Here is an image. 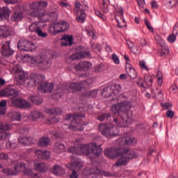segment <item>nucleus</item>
<instances>
[{"label": "nucleus", "mask_w": 178, "mask_h": 178, "mask_svg": "<svg viewBox=\"0 0 178 178\" xmlns=\"http://www.w3.org/2000/svg\"><path fill=\"white\" fill-rule=\"evenodd\" d=\"M47 77L44 74H31L29 78V74L24 72L22 70H17L15 71V80L20 84V86H24L26 84L30 88L38 87V91L47 94V92H52L54 88V84L45 81Z\"/></svg>", "instance_id": "1"}, {"label": "nucleus", "mask_w": 178, "mask_h": 178, "mask_svg": "<svg viewBox=\"0 0 178 178\" xmlns=\"http://www.w3.org/2000/svg\"><path fill=\"white\" fill-rule=\"evenodd\" d=\"M67 152L70 154H76V155H86L89 156L91 154L93 155H101L102 154V149L99 146H97L95 143H90L88 145H79V147H70L67 149Z\"/></svg>", "instance_id": "2"}, {"label": "nucleus", "mask_w": 178, "mask_h": 178, "mask_svg": "<svg viewBox=\"0 0 178 178\" xmlns=\"http://www.w3.org/2000/svg\"><path fill=\"white\" fill-rule=\"evenodd\" d=\"M33 6H38V8L31 13V16L33 17H38L42 22L56 20L58 18V15L55 12L48 13L47 11L42 12L41 10V9H44V8L48 6V3L47 1L33 3L31 4V8H33Z\"/></svg>", "instance_id": "3"}, {"label": "nucleus", "mask_w": 178, "mask_h": 178, "mask_svg": "<svg viewBox=\"0 0 178 178\" xmlns=\"http://www.w3.org/2000/svg\"><path fill=\"white\" fill-rule=\"evenodd\" d=\"M128 105L129 104L127 103V102H124L122 103L114 104L111 107V111H113V113H114L115 115H120V113L122 112V114L121 115L122 123H117V126H118V127H127V124L131 123L133 122L131 118H127V113H125L126 110L127 109Z\"/></svg>", "instance_id": "4"}, {"label": "nucleus", "mask_w": 178, "mask_h": 178, "mask_svg": "<svg viewBox=\"0 0 178 178\" xmlns=\"http://www.w3.org/2000/svg\"><path fill=\"white\" fill-rule=\"evenodd\" d=\"M27 57L31 60V63L39 67L40 70H48V69H49V67H51L52 65L51 59L47 58V56H37L35 57L27 56Z\"/></svg>", "instance_id": "5"}, {"label": "nucleus", "mask_w": 178, "mask_h": 178, "mask_svg": "<svg viewBox=\"0 0 178 178\" xmlns=\"http://www.w3.org/2000/svg\"><path fill=\"white\" fill-rule=\"evenodd\" d=\"M65 120H71V125L69 127L70 130H83L84 127L81 123V118L77 114H67L65 118Z\"/></svg>", "instance_id": "6"}, {"label": "nucleus", "mask_w": 178, "mask_h": 178, "mask_svg": "<svg viewBox=\"0 0 178 178\" xmlns=\"http://www.w3.org/2000/svg\"><path fill=\"white\" fill-rule=\"evenodd\" d=\"M99 130L103 136L106 137H111L112 136H118L119 130L116 127H112L110 124H103L99 126Z\"/></svg>", "instance_id": "7"}, {"label": "nucleus", "mask_w": 178, "mask_h": 178, "mask_svg": "<svg viewBox=\"0 0 178 178\" xmlns=\"http://www.w3.org/2000/svg\"><path fill=\"white\" fill-rule=\"evenodd\" d=\"M12 128L13 125L0 122V141L9 140L12 134H10V132L7 130H10Z\"/></svg>", "instance_id": "8"}, {"label": "nucleus", "mask_w": 178, "mask_h": 178, "mask_svg": "<svg viewBox=\"0 0 178 178\" xmlns=\"http://www.w3.org/2000/svg\"><path fill=\"white\" fill-rule=\"evenodd\" d=\"M19 51H26V52H31L35 51V44L29 40H20L17 44Z\"/></svg>", "instance_id": "9"}, {"label": "nucleus", "mask_w": 178, "mask_h": 178, "mask_svg": "<svg viewBox=\"0 0 178 178\" xmlns=\"http://www.w3.org/2000/svg\"><path fill=\"white\" fill-rule=\"evenodd\" d=\"M89 87L90 83L87 81H83V82L72 83L70 84L68 91L76 92V91H81V90H84V88H88Z\"/></svg>", "instance_id": "10"}, {"label": "nucleus", "mask_w": 178, "mask_h": 178, "mask_svg": "<svg viewBox=\"0 0 178 178\" xmlns=\"http://www.w3.org/2000/svg\"><path fill=\"white\" fill-rule=\"evenodd\" d=\"M29 31L31 33H35L38 34V37H41L42 38H45L47 37L48 33L42 32L41 30V25H40V22H34L29 26Z\"/></svg>", "instance_id": "11"}, {"label": "nucleus", "mask_w": 178, "mask_h": 178, "mask_svg": "<svg viewBox=\"0 0 178 178\" xmlns=\"http://www.w3.org/2000/svg\"><path fill=\"white\" fill-rule=\"evenodd\" d=\"M67 168L72 170V174L70 175V178H78L79 175H77V172L81 170L83 168V163L76 161L72 163L70 165H67Z\"/></svg>", "instance_id": "12"}, {"label": "nucleus", "mask_w": 178, "mask_h": 178, "mask_svg": "<svg viewBox=\"0 0 178 178\" xmlns=\"http://www.w3.org/2000/svg\"><path fill=\"white\" fill-rule=\"evenodd\" d=\"M20 92L15 90L12 87L6 88L0 91V97H19Z\"/></svg>", "instance_id": "13"}, {"label": "nucleus", "mask_w": 178, "mask_h": 178, "mask_svg": "<svg viewBox=\"0 0 178 178\" xmlns=\"http://www.w3.org/2000/svg\"><path fill=\"white\" fill-rule=\"evenodd\" d=\"M11 105L17 108H30V103L22 99H11Z\"/></svg>", "instance_id": "14"}, {"label": "nucleus", "mask_w": 178, "mask_h": 178, "mask_svg": "<svg viewBox=\"0 0 178 178\" xmlns=\"http://www.w3.org/2000/svg\"><path fill=\"white\" fill-rule=\"evenodd\" d=\"M120 145H130V144H136L137 140L131 138L129 134H124L123 137L118 139Z\"/></svg>", "instance_id": "15"}, {"label": "nucleus", "mask_w": 178, "mask_h": 178, "mask_svg": "<svg viewBox=\"0 0 178 178\" xmlns=\"http://www.w3.org/2000/svg\"><path fill=\"white\" fill-rule=\"evenodd\" d=\"M91 67H92V64L88 61H81L74 66L75 70H78L79 72H87Z\"/></svg>", "instance_id": "16"}, {"label": "nucleus", "mask_w": 178, "mask_h": 178, "mask_svg": "<svg viewBox=\"0 0 178 178\" xmlns=\"http://www.w3.org/2000/svg\"><path fill=\"white\" fill-rule=\"evenodd\" d=\"M120 152H122V149H106L104 150V155L105 156L110 158V159H113L114 158L119 156Z\"/></svg>", "instance_id": "17"}, {"label": "nucleus", "mask_w": 178, "mask_h": 178, "mask_svg": "<svg viewBox=\"0 0 178 178\" xmlns=\"http://www.w3.org/2000/svg\"><path fill=\"white\" fill-rule=\"evenodd\" d=\"M1 54L3 56H12L15 51L10 49V42H6L2 46Z\"/></svg>", "instance_id": "18"}, {"label": "nucleus", "mask_w": 178, "mask_h": 178, "mask_svg": "<svg viewBox=\"0 0 178 178\" xmlns=\"http://www.w3.org/2000/svg\"><path fill=\"white\" fill-rule=\"evenodd\" d=\"M91 56L90 51H78L70 56V60H76V59H81V58H87Z\"/></svg>", "instance_id": "19"}, {"label": "nucleus", "mask_w": 178, "mask_h": 178, "mask_svg": "<svg viewBox=\"0 0 178 178\" xmlns=\"http://www.w3.org/2000/svg\"><path fill=\"white\" fill-rule=\"evenodd\" d=\"M115 20L118 23L120 29H122V27H126V22L123 18V9H119L118 14L115 15Z\"/></svg>", "instance_id": "20"}, {"label": "nucleus", "mask_w": 178, "mask_h": 178, "mask_svg": "<svg viewBox=\"0 0 178 178\" xmlns=\"http://www.w3.org/2000/svg\"><path fill=\"white\" fill-rule=\"evenodd\" d=\"M8 116L13 122H20L22 120V113L19 111H11Z\"/></svg>", "instance_id": "21"}, {"label": "nucleus", "mask_w": 178, "mask_h": 178, "mask_svg": "<svg viewBox=\"0 0 178 178\" xmlns=\"http://www.w3.org/2000/svg\"><path fill=\"white\" fill-rule=\"evenodd\" d=\"M119 156L122 157L115 163L116 166H124V165L129 163V159L123 155V149H122V152H120Z\"/></svg>", "instance_id": "22"}, {"label": "nucleus", "mask_w": 178, "mask_h": 178, "mask_svg": "<svg viewBox=\"0 0 178 178\" xmlns=\"http://www.w3.org/2000/svg\"><path fill=\"white\" fill-rule=\"evenodd\" d=\"M62 40L64 41L61 42L62 47H67V45L72 47V44H73V37L72 35H65L63 36Z\"/></svg>", "instance_id": "23"}, {"label": "nucleus", "mask_w": 178, "mask_h": 178, "mask_svg": "<svg viewBox=\"0 0 178 178\" xmlns=\"http://www.w3.org/2000/svg\"><path fill=\"white\" fill-rule=\"evenodd\" d=\"M9 16H10V10L8 8L3 7L0 8V20L9 19Z\"/></svg>", "instance_id": "24"}, {"label": "nucleus", "mask_w": 178, "mask_h": 178, "mask_svg": "<svg viewBox=\"0 0 178 178\" xmlns=\"http://www.w3.org/2000/svg\"><path fill=\"white\" fill-rule=\"evenodd\" d=\"M122 152L123 156H127L129 161H130V159H134L138 156V154L134 151H130L129 149H122Z\"/></svg>", "instance_id": "25"}, {"label": "nucleus", "mask_w": 178, "mask_h": 178, "mask_svg": "<svg viewBox=\"0 0 178 178\" xmlns=\"http://www.w3.org/2000/svg\"><path fill=\"white\" fill-rule=\"evenodd\" d=\"M51 34H54L56 35V34H59V33H62L60 28V22L55 23L53 26L50 28Z\"/></svg>", "instance_id": "26"}, {"label": "nucleus", "mask_w": 178, "mask_h": 178, "mask_svg": "<svg viewBox=\"0 0 178 178\" xmlns=\"http://www.w3.org/2000/svg\"><path fill=\"white\" fill-rule=\"evenodd\" d=\"M18 143H19V144H22L23 145H30V144H33V138L21 136L18 138Z\"/></svg>", "instance_id": "27"}, {"label": "nucleus", "mask_w": 178, "mask_h": 178, "mask_svg": "<svg viewBox=\"0 0 178 178\" xmlns=\"http://www.w3.org/2000/svg\"><path fill=\"white\" fill-rule=\"evenodd\" d=\"M126 72L129 77H131V79H137V71H136V69L133 68L131 66H127Z\"/></svg>", "instance_id": "28"}, {"label": "nucleus", "mask_w": 178, "mask_h": 178, "mask_svg": "<svg viewBox=\"0 0 178 178\" xmlns=\"http://www.w3.org/2000/svg\"><path fill=\"white\" fill-rule=\"evenodd\" d=\"M53 173L56 175V176H63V175H65V169L62 168L60 166L55 165L53 166Z\"/></svg>", "instance_id": "29"}, {"label": "nucleus", "mask_w": 178, "mask_h": 178, "mask_svg": "<svg viewBox=\"0 0 178 178\" xmlns=\"http://www.w3.org/2000/svg\"><path fill=\"white\" fill-rule=\"evenodd\" d=\"M44 117V114L41 113L40 111H33L29 115V119L31 120H37L38 119H41V118Z\"/></svg>", "instance_id": "30"}, {"label": "nucleus", "mask_w": 178, "mask_h": 178, "mask_svg": "<svg viewBox=\"0 0 178 178\" xmlns=\"http://www.w3.org/2000/svg\"><path fill=\"white\" fill-rule=\"evenodd\" d=\"M35 170L36 172H47L48 170V167L44 163H38L35 164Z\"/></svg>", "instance_id": "31"}, {"label": "nucleus", "mask_w": 178, "mask_h": 178, "mask_svg": "<svg viewBox=\"0 0 178 178\" xmlns=\"http://www.w3.org/2000/svg\"><path fill=\"white\" fill-rule=\"evenodd\" d=\"M87 15L84 13V10L81 9L77 13L76 21L79 23H84Z\"/></svg>", "instance_id": "32"}, {"label": "nucleus", "mask_w": 178, "mask_h": 178, "mask_svg": "<svg viewBox=\"0 0 178 178\" xmlns=\"http://www.w3.org/2000/svg\"><path fill=\"white\" fill-rule=\"evenodd\" d=\"M51 143V140L49 138L47 137H42L39 141H38V145L39 147H47V145H49Z\"/></svg>", "instance_id": "33"}, {"label": "nucleus", "mask_w": 178, "mask_h": 178, "mask_svg": "<svg viewBox=\"0 0 178 178\" xmlns=\"http://www.w3.org/2000/svg\"><path fill=\"white\" fill-rule=\"evenodd\" d=\"M29 100L35 105H40V104H42V98L40 97V96L30 95Z\"/></svg>", "instance_id": "34"}, {"label": "nucleus", "mask_w": 178, "mask_h": 178, "mask_svg": "<svg viewBox=\"0 0 178 178\" xmlns=\"http://www.w3.org/2000/svg\"><path fill=\"white\" fill-rule=\"evenodd\" d=\"M25 170H26V163H19L17 165H15L14 168V170L16 175H17V173L20 172H24Z\"/></svg>", "instance_id": "35"}, {"label": "nucleus", "mask_w": 178, "mask_h": 178, "mask_svg": "<svg viewBox=\"0 0 178 178\" xmlns=\"http://www.w3.org/2000/svg\"><path fill=\"white\" fill-rule=\"evenodd\" d=\"M127 44L129 48H130V50L131 51V52H133L134 54H138V52H140V51L138 50V48H137V47L134 45V43H133V42L130 40H127Z\"/></svg>", "instance_id": "36"}, {"label": "nucleus", "mask_w": 178, "mask_h": 178, "mask_svg": "<svg viewBox=\"0 0 178 178\" xmlns=\"http://www.w3.org/2000/svg\"><path fill=\"white\" fill-rule=\"evenodd\" d=\"M54 149H55V151L57 154H60V152H64V151H65V145H63L60 143H56L55 144Z\"/></svg>", "instance_id": "37"}, {"label": "nucleus", "mask_w": 178, "mask_h": 178, "mask_svg": "<svg viewBox=\"0 0 178 178\" xmlns=\"http://www.w3.org/2000/svg\"><path fill=\"white\" fill-rule=\"evenodd\" d=\"M9 35V28L8 26H0V37H8Z\"/></svg>", "instance_id": "38"}, {"label": "nucleus", "mask_w": 178, "mask_h": 178, "mask_svg": "<svg viewBox=\"0 0 178 178\" xmlns=\"http://www.w3.org/2000/svg\"><path fill=\"white\" fill-rule=\"evenodd\" d=\"M97 168H86V169L83 170V175L85 176H88L90 175H97Z\"/></svg>", "instance_id": "39"}, {"label": "nucleus", "mask_w": 178, "mask_h": 178, "mask_svg": "<svg viewBox=\"0 0 178 178\" xmlns=\"http://www.w3.org/2000/svg\"><path fill=\"white\" fill-rule=\"evenodd\" d=\"M2 172L6 175V176H15L16 175V172L9 168H3Z\"/></svg>", "instance_id": "40"}, {"label": "nucleus", "mask_w": 178, "mask_h": 178, "mask_svg": "<svg viewBox=\"0 0 178 178\" xmlns=\"http://www.w3.org/2000/svg\"><path fill=\"white\" fill-rule=\"evenodd\" d=\"M103 97H106V98L111 97L112 94H113V90L109 87L104 88V91L102 92Z\"/></svg>", "instance_id": "41"}, {"label": "nucleus", "mask_w": 178, "mask_h": 178, "mask_svg": "<svg viewBox=\"0 0 178 178\" xmlns=\"http://www.w3.org/2000/svg\"><path fill=\"white\" fill-rule=\"evenodd\" d=\"M46 112L47 113H49L50 115H61L62 114V110H60V108L47 109Z\"/></svg>", "instance_id": "42"}, {"label": "nucleus", "mask_w": 178, "mask_h": 178, "mask_svg": "<svg viewBox=\"0 0 178 178\" xmlns=\"http://www.w3.org/2000/svg\"><path fill=\"white\" fill-rule=\"evenodd\" d=\"M22 19H23V14H22V13H15L11 17L13 22H20Z\"/></svg>", "instance_id": "43"}, {"label": "nucleus", "mask_w": 178, "mask_h": 178, "mask_svg": "<svg viewBox=\"0 0 178 178\" xmlns=\"http://www.w3.org/2000/svg\"><path fill=\"white\" fill-rule=\"evenodd\" d=\"M152 81H153L152 76L148 75V74L145 76V83L147 87H151L152 86Z\"/></svg>", "instance_id": "44"}, {"label": "nucleus", "mask_w": 178, "mask_h": 178, "mask_svg": "<svg viewBox=\"0 0 178 178\" xmlns=\"http://www.w3.org/2000/svg\"><path fill=\"white\" fill-rule=\"evenodd\" d=\"M111 90L113 91V94H119L122 90V86L119 84H114L111 86Z\"/></svg>", "instance_id": "45"}, {"label": "nucleus", "mask_w": 178, "mask_h": 178, "mask_svg": "<svg viewBox=\"0 0 178 178\" xmlns=\"http://www.w3.org/2000/svg\"><path fill=\"white\" fill-rule=\"evenodd\" d=\"M24 173L26 176H30L31 177H37V176H38V174L33 172V170L31 169L25 168Z\"/></svg>", "instance_id": "46"}, {"label": "nucleus", "mask_w": 178, "mask_h": 178, "mask_svg": "<svg viewBox=\"0 0 178 178\" xmlns=\"http://www.w3.org/2000/svg\"><path fill=\"white\" fill-rule=\"evenodd\" d=\"M75 10L76 12H80L81 10V9H84V10H88V6H82V8H80L81 7V4H80V3L79 2H75Z\"/></svg>", "instance_id": "47"}, {"label": "nucleus", "mask_w": 178, "mask_h": 178, "mask_svg": "<svg viewBox=\"0 0 178 178\" xmlns=\"http://www.w3.org/2000/svg\"><path fill=\"white\" fill-rule=\"evenodd\" d=\"M60 26L61 29V33H63V31H66L69 28V24L64 21L60 22Z\"/></svg>", "instance_id": "48"}, {"label": "nucleus", "mask_w": 178, "mask_h": 178, "mask_svg": "<svg viewBox=\"0 0 178 178\" xmlns=\"http://www.w3.org/2000/svg\"><path fill=\"white\" fill-rule=\"evenodd\" d=\"M100 8L104 13H108V12H109V7H108V4H106L105 0H103V3L100 6Z\"/></svg>", "instance_id": "49"}, {"label": "nucleus", "mask_w": 178, "mask_h": 178, "mask_svg": "<svg viewBox=\"0 0 178 178\" xmlns=\"http://www.w3.org/2000/svg\"><path fill=\"white\" fill-rule=\"evenodd\" d=\"M59 122V118L56 117H51L47 120L46 123L47 124H54V123H58Z\"/></svg>", "instance_id": "50"}, {"label": "nucleus", "mask_w": 178, "mask_h": 178, "mask_svg": "<svg viewBox=\"0 0 178 178\" xmlns=\"http://www.w3.org/2000/svg\"><path fill=\"white\" fill-rule=\"evenodd\" d=\"M96 175H101L102 176H106L108 177V176H111V174L106 171L101 170L98 169V168H96Z\"/></svg>", "instance_id": "51"}, {"label": "nucleus", "mask_w": 178, "mask_h": 178, "mask_svg": "<svg viewBox=\"0 0 178 178\" xmlns=\"http://www.w3.org/2000/svg\"><path fill=\"white\" fill-rule=\"evenodd\" d=\"M139 66L143 70H147V72H148L149 70V68L147 65V63H145L144 60L139 61Z\"/></svg>", "instance_id": "52"}, {"label": "nucleus", "mask_w": 178, "mask_h": 178, "mask_svg": "<svg viewBox=\"0 0 178 178\" xmlns=\"http://www.w3.org/2000/svg\"><path fill=\"white\" fill-rule=\"evenodd\" d=\"M177 37V35L172 33L171 35H168V37L167 38V41H168V42H170L171 44H173V42L176 41Z\"/></svg>", "instance_id": "53"}, {"label": "nucleus", "mask_w": 178, "mask_h": 178, "mask_svg": "<svg viewBox=\"0 0 178 178\" xmlns=\"http://www.w3.org/2000/svg\"><path fill=\"white\" fill-rule=\"evenodd\" d=\"M109 118H111V114H103L98 117V120H100V122H104V120H106V119H109Z\"/></svg>", "instance_id": "54"}, {"label": "nucleus", "mask_w": 178, "mask_h": 178, "mask_svg": "<svg viewBox=\"0 0 178 178\" xmlns=\"http://www.w3.org/2000/svg\"><path fill=\"white\" fill-rule=\"evenodd\" d=\"M23 0H3V2L7 5H14V3H19V2H22Z\"/></svg>", "instance_id": "55"}, {"label": "nucleus", "mask_w": 178, "mask_h": 178, "mask_svg": "<svg viewBox=\"0 0 178 178\" xmlns=\"http://www.w3.org/2000/svg\"><path fill=\"white\" fill-rule=\"evenodd\" d=\"M170 92L172 95L177 94L178 92V88L176 85H172L170 88Z\"/></svg>", "instance_id": "56"}, {"label": "nucleus", "mask_w": 178, "mask_h": 178, "mask_svg": "<svg viewBox=\"0 0 178 178\" xmlns=\"http://www.w3.org/2000/svg\"><path fill=\"white\" fill-rule=\"evenodd\" d=\"M111 59L115 65H119V63H120V60H119V57H118V56L115 54H112Z\"/></svg>", "instance_id": "57"}, {"label": "nucleus", "mask_w": 178, "mask_h": 178, "mask_svg": "<svg viewBox=\"0 0 178 178\" xmlns=\"http://www.w3.org/2000/svg\"><path fill=\"white\" fill-rule=\"evenodd\" d=\"M95 13L96 16L102 19L103 22H105V20H106V16L104 15V14H102L101 12H99V10H95Z\"/></svg>", "instance_id": "58"}, {"label": "nucleus", "mask_w": 178, "mask_h": 178, "mask_svg": "<svg viewBox=\"0 0 178 178\" xmlns=\"http://www.w3.org/2000/svg\"><path fill=\"white\" fill-rule=\"evenodd\" d=\"M95 13L96 16L102 19L103 22H105V20H106V16L104 15V14H102L101 12H99V10H95Z\"/></svg>", "instance_id": "59"}, {"label": "nucleus", "mask_w": 178, "mask_h": 178, "mask_svg": "<svg viewBox=\"0 0 178 178\" xmlns=\"http://www.w3.org/2000/svg\"><path fill=\"white\" fill-rule=\"evenodd\" d=\"M145 23L149 31H150V33H154V28H152V26L151 25V23L149 22V21L145 19Z\"/></svg>", "instance_id": "60"}, {"label": "nucleus", "mask_w": 178, "mask_h": 178, "mask_svg": "<svg viewBox=\"0 0 178 178\" xmlns=\"http://www.w3.org/2000/svg\"><path fill=\"white\" fill-rule=\"evenodd\" d=\"M169 49L168 47H163L161 48V56H163V55H169Z\"/></svg>", "instance_id": "61"}, {"label": "nucleus", "mask_w": 178, "mask_h": 178, "mask_svg": "<svg viewBox=\"0 0 178 178\" xmlns=\"http://www.w3.org/2000/svg\"><path fill=\"white\" fill-rule=\"evenodd\" d=\"M50 156H51V152L48 151H43L42 159H49Z\"/></svg>", "instance_id": "62"}, {"label": "nucleus", "mask_w": 178, "mask_h": 178, "mask_svg": "<svg viewBox=\"0 0 178 178\" xmlns=\"http://www.w3.org/2000/svg\"><path fill=\"white\" fill-rule=\"evenodd\" d=\"M140 44L141 47H147V45H149L148 42L147 41V39H145V38L140 39Z\"/></svg>", "instance_id": "63"}, {"label": "nucleus", "mask_w": 178, "mask_h": 178, "mask_svg": "<svg viewBox=\"0 0 178 178\" xmlns=\"http://www.w3.org/2000/svg\"><path fill=\"white\" fill-rule=\"evenodd\" d=\"M172 34H174L175 35H177L178 34V22H177L175 26L173 27Z\"/></svg>", "instance_id": "64"}]
</instances>
